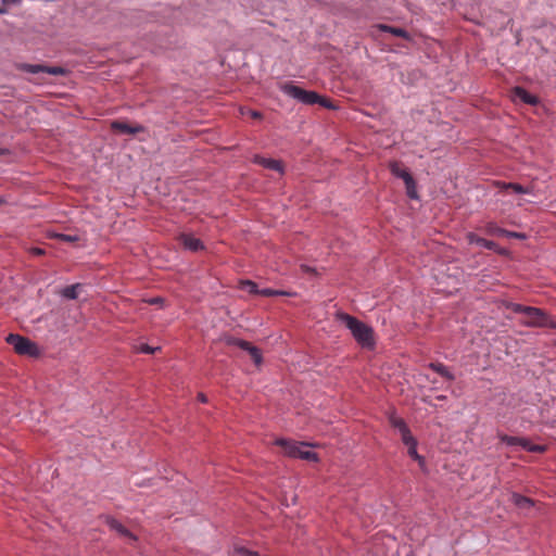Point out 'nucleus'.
Segmentation results:
<instances>
[{
    "label": "nucleus",
    "instance_id": "1",
    "mask_svg": "<svg viewBox=\"0 0 556 556\" xmlns=\"http://www.w3.org/2000/svg\"><path fill=\"white\" fill-rule=\"evenodd\" d=\"M336 317L351 331L362 348L372 349L375 346L374 329L370 326L343 312L337 313Z\"/></svg>",
    "mask_w": 556,
    "mask_h": 556
},
{
    "label": "nucleus",
    "instance_id": "2",
    "mask_svg": "<svg viewBox=\"0 0 556 556\" xmlns=\"http://www.w3.org/2000/svg\"><path fill=\"white\" fill-rule=\"evenodd\" d=\"M279 88L285 94H287L293 99H296L304 104L318 103L324 108L334 109V105H332L330 100L320 97L315 91L304 90V89L295 86L293 83H283L279 86Z\"/></svg>",
    "mask_w": 556,
    "mask_h": 556
},
{
    "label": "nucleus",
    "instance_id": "3",
    "mask_svg": "<svg viewBox=\"0 0 556 556\" xmlns=\"http://www.w3.org/2000/svg\"><path fill=\"white\" fill-rule=\"evenodd\" d=\"M275 444L280 446L283 450V453L293 458H301L309 462H317L318 456L316 453L306 450L308 446L307 443L304 442H295L287 439H277Z\"/></svg>",
    "mask_w": 556,
    "mask_h": 556
},
{
    "label": "nucleus",
    "instance_id": "4",
    "mask_svg": "<svg viewBox=\"0 0 556 556\" xmlns=\"http://www.w3.org/2000/svg\"><path fill=\"white\" fill-rule=\"evenodd\" d=\"M5 341L12 345L14 351L20 355L36 356L38 354L37 345L25 337L10 333L5 338Z\"/></svg>",
    "mask_w": 556,
    "mask_h": 556
},
{
    "label": "nucleus",
    "instance_id": "5",
    "mask_svg": "<svg viewBox=\"0 0 556 556\" xmlns=\"http://www.w3.org/2000/svg\"><path fill=\"white\" fill-rule=\"evenodd\" d=\"M526 318L521 321L527 327H547L549 316L541 308L529 306Z\"/></svg>",
    "mask_w": 556,
    "mask_h": 556
},
{
    "label": "nucleus",
    "instance_id": "6",
    "mask_svg": "<svg viewBox=\"0 0 556 556\" xmlns=\"http://www.w3.org/2000/svg\"><path fill=\"white\" fill-rule=\"evenodd\" d=\"M18 68L23 72H27L30 74L46 73L53 76H63L66 74V70L62 66H48L41 64L23 63L18 65Z\"/></svg>",
    "mask_w": 556,
    "mask_h": 556
},
{
    "label": "nucleus",
    "instance_id": "7",
    "mask_svg": "<svg viewBox=\"0 0 556 556\" xmlns=\"http://www.w3.org/2000/svg\"><path fill=\"white\" fill-rule=\"evenodd\" d=\"M233 343L241 350L247 351L255 365H260L262 363V353L256 346L252 345L248 341L239 339L235 340Z\"/></svg>",
    "mask_w": 556,
    "mask_h": 556
},
{
    "label": "nucleus",
    "instance_id": "8",
    "mask_svg": "<svg viewBox=\"0 0 556 556\" xmlns=\"http://www.w3.org/2000/svg\"><path fill=\"white\" fill-rule=\"evenodd\" d=\"M254 163H256L267 169L275 170V172L279 173L280 175L283 174V164L278 160L266 159V157H263L260 155H255Z\"/></svg>",
    "mask_w": 556,
    "mask_h": 556
},
{
    "label": "nucleus",
    "instance_id": "9",
    "mask_svg": "<svg viewBox=\"0 0 556 556\" xmlns=\"http://www.w3.org/2000/svg\"><path fill=\"white\" fill-rule=\"evenodd\" d=\"M111 127L114 131L128 135H135L144 130L143 126L141 125L130 126L119 121L112 122Z\"/></svg>",
    "mask_w": 556,
    "mask_h": 556
},
{
    "label": "nucleus",
    "instance_id": "10",
    "mask_svg": "<svg viewBox=\"0 0 556 556\" xmlns=\"http://www.w3.org/2000/svg\"><path fill=\"white\" fill-rule=\"evenodd\" d=\"M513 99L515 101L519 100L523 103L534 105L538 103V98L531 93H529L526 89L522 87H515L513 89Z\"/></svg>",
    "mask_w": 556,
    "mask_h": 556
},
{
    "label": "nucleus",
    "instance_id": "11",
    "mask_svg": "<svg viewBox=\"0 0 556 556\" xmlns=\"http://www.w3.org/2000/svg\"><path fill=\"white\" fill-rule=\"evenodd\" d=\"M402 442L407 446V453L408 455L417 460L420 466L424 465V458L418 454L417 452V441L416 439L410 434L404 439H402Z\"/></svg>",
    "mask_w": 556,
    "mask_h": 556
},
{
    "label": "nucleus",
    "instance_id": "12",
    "mask_svg": "<svg viewBox=\"0 0 556 556\" xmlns=\"http://www.w3.org/2000/svg\"><path fill=\"white\" fill-rule=\"evenodd\" d=\"M180 243L188 250L197 252L199 250L203 249V243L200 241V239L182 233L179 238Z\"/></svg>",
    "mask_w": 556,
    "mask_h": 556
},
{
    "label": "nucleus",
    "instance_id": "13",
    "mask_svg": "<svg viewBox=\"0 0 556 556\" xmlns=\"http://www.w3.org/2000/svg\"><path fill=\"white\" fill-rule=\"evenodd\" d=\"M389 421L393 428L399 430L401 439H404L412 434L404 419L396 417L395 415H391L389 417Z\"/></svg>",
    "mask_w": 556,
    "mask_h": 556
},
{
    "label": "nucleus",
    "instance_id": "14",
    "mask_svg": "<svg viewBox=\"0 0 556 556\" xmlns=\"http://www.w3.org/2000/svg\"><path fill=\"white\" fill-rule=\"evenodd\" d=\"M108 526L110 527L111 530H114L116 531L117 533H119L121 535L123 536H126V538H129L130 540L132 541H136L137 538L136 535H134L130 531H128L119 521H117L116 519H113V518H108V521H106Z\"/></svg>",
    "mask_w": 556,
    "mask_h": 556
},
{
    "label": "nucleus",
    "instance_id": "15",
    "mask_svg": "<svg viewBox=\"0 0 556 556\" xmlns=\"http://www.w3.org/2000/svg\"><path fill=\"white\" fill-rule=\"evenodd\" d=\"M389 168H390V172L392 173V175H394L397 178L403 179L404 182L413 177L407 169L402 167L400 162H396V161L391 162L389 165Z\"/></svg>",
    "mask_w": 556,
    "mask_h": 556
},
{
    "label": "nucleus",
    "instance_id": "16",
    "mask_svg": "<svg viewBox=\"0 0 556 556\" xmlns=\"http://www.w3.org/2000/svg\"><path fill=\"white\" fill-rule=\"evenodd\" d=\"M467 239H468L469 243L483 247V248H485L488 250H494L495 247H496V243L494 241L481 238V237H479L478 235H476L473 232L468 233L467 235Z\"/></svg>",
    "mask_w": 556,
    "mask_h": 556
},
{
    "label": "nucleus",
    "instance_id": "17",
    "mask_svg": "<svg viewBox=\"0 0 556 556\" xmlns=\"http://www.w3.org/2000/svg\"><path fill=\"white\" fill-rule=\"evenodd\" d=\"M377 28L381 31L390 33L393 36L409 39V34L403 28L393 27L386 24H379L377 25Z\"/></svg>",
    "mask_w": 556,
    "mask_h": 556
},
{
    "label": "nucleus",
    "instance_id": "18",
    "mask_svg": "<svg viewBox=\"0 0 556 556\" xmlns=\"http://www.w3.org/2000/svg\"><path fill=\"white\" fill-rule=\"evenodd\" d=\"M518 445L521 446L522 448H525L526 451L532 452V453H544L546 451L545 445L533 444L528 439L520 438V437H519Z\"/></svg>",
    "mask_w": 556,
    "mask_h": 556
},
{
    "label": "nucleus",
    "instance_id": "19",
    "mask_svg": "<svg viewBox=\"0 0 556 556\" xmlns=\"http://www.w3.org/2000/svg\"><path fill=\"white\" fill-rule=\"evenodd\" d=\"M511 501L517 507L521 509H529L534 505V502L531 498L522 496L518 493L511 494Z\"/></svg>",
    "mask_w": 556,
    "mask_h": 556
},
{
    "label": "nucleus",
    "instance_id": "20",
    "mask_svg": "<svg viewBox=\"0 0 556 556\" xmlns=\"http://www.w3.org/2000/svg\"><path fill=\"white\" fill-rule=\"evenodd\" d=\"M429 367L439 374L441 377L453 381L455 379V376L444 366L442 363H430Z\"/></svg>",
    "mask_w": 556,
    "mask_h": 556
},
{
    "label": "nucleus",
    "instance_id": "21",
    "mask_svg": "<svg viewBox=\"0 0 556 556\" xmlns=\"http://www.w3.org/2000/svg\"><path fill=\"white\" fill-rule=\"evenodd\" d=\"M80 287L81 285L79 283L67 286L61 291V294L66 299L75 300L78 296V289Z\"/></svg>",
    "mask_w": 556,
    "mask_h": 556
},
{
    "label": "nucleus",
    "instance_id": "22",
    "mask_svg": "<svg viewBox=\"0 0 556 556\" xmlns=\"http://www.w3.org/2000/svg\"><path fill=\"white\" fill-rule=\"evenodd\" d=\"M501 187L503 189L513 190L515 193H529V189L525 188L523 186L515 182H503L501 184Z\"/></svg>",
    "mask_w": 556,
    "mask_h": 556
},
{
    "label": "nucleus",
    "instance_id": "23",
    "mask_svg": "<svg viewBox=\"0 0 556 556\" xmlns=\"http://www.w3.org/2000/svg\"><path fill=\"white\" fill-rule=\"evenodd\" d=\"M485 232L491 236H504L505 237L506 229L498 227L494 223H488L485 226Z\"/></svg>",
    "mask_w": 556,
    "mask_h": 556
},
{
    "label": "nucleus",
    "instance_id": "24",
    "mask_svg": "<svg viewBox=\"0 0 556 556\" xmlns=\"http://www.w3.org/2000/svg\"><path fill=\"white\" fill-rule=\"evenodd\" d=\"M404 184H405V187H406V193H407L408 198H410V199H418L416 182H415L414 178L413 177L409 178Z\"/></svg>",
    "mask_w": 556,
    "mask_h": 556
},
{
    "label": "nucleus",
    "instance_id": "25",
    "mask_svg": "<svg viewBox=\"0 0 556 556\" xmlns=\"http://www.w3.org/2000/svg\"><path fill=\"white\" fill-rule=\"evenodd\" d=\"M241 288L251 294H260V289L257 288V285L251 280L242 281Z\"/></svg>",
    "mask_w": 556,
    "mask_h": 556
},
{
    "label": "nucleus",
    "instance_id": "26",
    "mask_svg": "<svg viewBox=\"0 0 556 556\" xmlns=\"http://www.w3.org/2000/svg\"><path fill=\"white\" fill-rule=\"evenodd\" d=\"M506 307L508 309H510L511 312L514 313H517V314H523L526 315L527 314V309L529 306H525V305H521V304H518V303H507L506 304Z\"/></svg>",
    "mask_w": 556,
    "mask_h": 556
},
{
    "label": "nucleus",
    "instance_id": "27",
    "mask_svg": "<svg viewBox=\"0 0 556 556\" xmlns=\"http://www.w3.org/2000/svg\"><path fill=\"white\" fill-rule=\"evenodd\" d=\"M498 439L501 442L507 444V445H518L519 437H511L507 434H498Z\"/></svg>",
    "mask_w": 556,
    "mask_h": 556
},
{
    "label": "nucleus",
    "instance_id": "28",
    "mask_svg": "<svg viewBox=\"0 0 556 556\" xmlns=\"http://www.w3.org/2000/svg\"><path fill=\"white\" fill-rule=\"evenodd\" d=\"M285 294H287V293L283 291H278V290H274V289H269V288L260 290V295H263V296H274V295H285Z\"/></svg>",
    "mask_w": 556,
    "mask_h": 556
},
{
    "label": "nucleus",
    "instance_id": "29",
    "mask_svg": "<svg viewBox=\"0 0 556 556\" xmlns=\"http://www.w3.org/2000/svg\"><path fill=\"white\" fill-rule=\"evenodd\" d=\"M55 237L61 241L65 242H75L78 240L76 236L65 235V233H56Z\"/></svg>",
    "mask_w": 556,
    "mask_h": 556
},
{
    "label": "nucleus",
    "instance_id": "30",
    "mask_svg": "<svg viewBox=\"0 0 556 556\" xmlns=\"http://www.w3.org/2000/svg\"><path fill=\"white\" fill-rule=\"evenodd\" d=\"M235 552L241 556H254L255 552L250 551L243 546L235 547Z\"/></svg>",
    "mask_w": 556,
    "mask_h": 556
},
{
    "label": "nucleus",
    "instance_id": "31",
    "mask_svg": "<svg viewBox=\"0 0 556 556\" xmlns=\"http://www.w3.org/2000/svg\"><path fill=\"white\" fill-rule=\"evenodd\" d=\"M505 237H507V238L525 239L526 235L521 233V232H515V231L506 230Z\"/></svg>",
    "mask_w": 556,
    "mask_h": 556
},
{
    "label": "nucleus",
    "instance_id": "32",
    "mask_svg": "<svg viewBox=\"0 0 556 556\" xmlns=\"http://www.w3.org/2000/svg\"><path fill=\"white\" fill-rule=\"evenodd\" d=\"M139 350L142 353L152 354L155 352V350H159V348L153 349V348L149 346L148 344H141Z\"/></svg>",
    "mask_w": 556,
    "mask_h": 556
},
{
    "label": "nucleus",
    "instance_id": "33",
    "mask_svg": "<svg viewBox=\"0 0 556 556\" xmlns=\"http://www.w3.org/2000/svg\"><path fill=\"white\" fill-rule=\"evenodd\" d=\"M147 302L151 305H163L164 299L156 296V298H151V299L147 300Z\"/></svg>",
    "mask_w": 556,
    "mask_h": 556
},
{
    "label": "nucleus",
    "instance_id": "34",
    "mask_svg": "<svg viewBox=\"0 0 556 556\" xmlns=\"http://www.w3.org/2000/svg\"><path fill=\"white\" fill-rule=\"evenodd\" d=\"M29 252L33 254V255H43L45 254V250L40 249V248H31L29 250Z\"/></svg>",
    "mask_w": 556,
    "mask_h": 556
},
{
    "label": "nucleus",
    "instance_id": "35",
    "mask_svg": "<svg viewBox=\"0 0 556 556\" xmlns=\"http://www.w3.org/2000/svg\"><path fill=\"white\" fill-rule=\"evenodd\" d=\"M21 0H3V3L5 4H17Z\"/></svg>",
    "mask_w": 556,
    "mask_h": 556
},
{
    "label": "nucleus",
    "instance_id": "36",
    "mask_svg": "<svg viewBox=\"0 0 556 556\" xmlns=\"http://www.w3.org/2000/svg\"><path fill=\"white\" fill-rule=\"evenodd\" d=\"M198 399H199V401H201L202 403H206V401H207V400H206V396H205L203 393H200V394L198 395Z\"/></svg>",
    "mask_w": 556,
    "mask_h": 556
},
{
    "label": "nucleus",
    "instance_id": "37",
    "mask_svg": "<svg viewBox=\"0 0 556 556\" xmlns=\"http://www.w3.org/2000/svg\"><path fill=\"white\" fill-rule=\"evenodd\" d=\"M251 116H252L253 118H261V116H262V115H261V113H258V112H256V111H253V112H251Z\"/></svg>",
    "mask_w": 556,
    "mask_h": 556
},
{
    "label": "nucleus",
    "instance_id": "38",
    "mask_svg": "<svg viewBox=\"0 0 556 556\" xmlns=\"http://www.w3.org/2000/svg\"><path fill=\"white\" fill-rule=\"evenodd\" d=\"M547 327H549V328H556V323H555V321H553V320L549 318Z\"/></svg>",
    "mask_w": 556,
    "mask_h": 556
},
{
    "label": "nucleus",
    "instance_id": "39",
    "mask_svg": "<svg viewBox=\"0 0 556 556\" xmlns=\"http://www.w3.org/2000/svg\"><path fill=\"white\" fill-rule=\"evenodd\" d=\"M437 400L444 401V400H446V396L445 395H438Z\"/></svg>",
    "mask_w": 556,
    "mask_h": 556
},
{
    "label": "nucleus",
    "instance_id": "40",
    "mask_svg": "<svg viewBox=\"0 0 556 556\" xmlns=\"http://www.w3.org/2000/svg\"><path fill=\"white\" fill-rule=\"evenodd\" d=\"M5 13V10L3 8H0V14Z\"/></svg>",
    "mask_w": 556,
    "mask_h": 556
},
{
    "label": "nucleus",
    "instance_id": "41",
    "mask_svg": "<svg viewBox=\"0 0 556 556\" xmlns=\"http://www.w3.org/2000/svg\"><path fill=\"white\" fill-rule=\"evenodd\" d=\"M2 203V200L0 199V204Z\"/></svg>",
    "mask_w": 556,
    "mask_h": 556
},
{
    "label": "nucleus",
    "instance_id": "42",
    "mask_svg": "<svg viewBox=\"0 0 556 556\" xmlns=\"http://www.w3.org/2000/svg\"><path fill=\"white\" fill-rule=\"evenodd\" d=\"M555 345H556V341H555Z\"/></svg>",
    "mask_w": 556,
    "mask_h": 556
}]
</instances>
